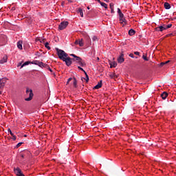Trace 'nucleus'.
Listing matches in <instances>:
<instances>
[{"label":"nucleus","instance_id":"49","mask_svg":"<svg viewBox=\"0 0 176 176\" xmlns=\"http://www.w3.org/2000/svg\"><path fill=\"white\" fill-rule=\"evenodd\" d=\"M98 60H100V58H98Z\"/></svg>","mask_w":176,"mask_h":176},{"label":"nucleus","instance_id":"30","mask_svg":"<svg viewBox=\"0 0 176 176\" xmlns=\"http://www.w3.org/2000/svg\"><path fill=\"white\" fill-rule=\"evenodd\" d=\"M38 67H45V63L43 62L39 61L38 62Z\"/></svg>","mask_w":176,"mask_h":176},{"label":"nucleus","instance_id":"46","mask_svg":"<svg viewBox=\"0 0 176 176\" xmlns=\"http://www.w3.org/2000/svg\"><path fill=\"white\" fill-rule=\"evenodd\" d=\"M49 71H50V72H52V69H50V67H49Z\"/></svg>","mask_w":176,"mask_h":176},{"label":"nucleus","instance_id":"13","mask_svg":"<svg viewBox=\"0 0 176 176\" xmlns=\"http://www.w3.org/2000/svg\"><path fill=\"white\" fill-rule=\"evenodd\" d=\"M161 97H162V100H166L167 98V97H168V94L167 92H163L161 94Z\"/></svg>","mask_w":176,"mask_h":176},{"label":"nucleus","instance_id":"12","mask_svg":"<svg viewBox=\"0 0 176 176\" xmlns=\"http://www.w3.org/2000/svg\"><path fill=\"white\" fill-rule=\"evenodd\" d=\"M164 30H166V25H164V26H159L157 28H156V31H160L161 32L162 31H164Z\"/></svg>","mask_w":176,"mask_h":176},{"label":"nucleus","instance_id":"28","mask_svg":"<svg viewBox=\"0 0 176 176\" xmlns=\"http://www.w3.org/2000/svg\"><path fill=\"white\" fill-rule=\"evenodd\" d=\"M32 64H34L35 65H39V60H34L32 62Z\"/></svg>","mask_w":176,"mask_h":176},{"label":"nucleus","instance_id":"4","mask_svg":"<svg viewBox=\"0 0 176 176\" xmlns=\"http://www.w3.org/2000/svg\"><path fill=\"white\" fill-rule=\"evenodd\" d=\"M68 21H63L61 22L60 23V25H58V28L60 31H63V30H65V28H67V27H68Z\"/></svg>","mask_w":176,"mask_h":176},{"label":"nucleus","instance_id":"1","mask_svg":"<svg viewBox=\"0 0 176 176\" xmlns=\"http://www.w3.org/2000/svg\"><path fill=\"white\" fill-rule=\"evenodd\" d=\"M118 13L119 15L120 23L122 25V27H124V25L127 24V21L126 20V18H124V14L122 13L120 8H118Z\"/></svg>","mask_w":176,"mask_h":176},{"label":"nucleus","instance_id":"23","mask_svg":"<svg viewBox=\"0 0 176 176\" xmlns=\"http://www.w3.org/2000/svg\"><path fill=\"white\" fill-rule=\"evenodd\" d=\"M168 63H170V60L166 61V62H162L160 64V67H164V65H166V64H168Z\"/></svg>","mask_w":176,"mask_h":176},{"label":"nucleus","instance_id":"25","mask_svg":"<svg viewBox=\"0 0 176 176\" xmlns=\"http://www.w3.org/2000/svg\"><path fill=\"white\" fill-rule=\"evenodd\" d=\"M101 6H102L103 8H104V9H108V5L105 3H100Z\"/></svg>","mask_w":176,"mask_h":176},{"label":"nucleus","instance_id":"32","mask_svg":"<svg viewBox=\"0 0 176 176\" xmlns=\"http://www.w3.org/2000/svg\"><path fill=\"white\" fill-rule=\"evenodd\" d=\"M78 69H80V71H82V72H84V74H86V71H85V69H83V68L80 67V66L78 67Z\"/></svg>","mask_w":176,"mask_h":176},{"label":"nucleus","instance_id":"14","mask_svg":"<svg viewBox=\"0 0 176 176\" xmlns=\"http://www.w3.org/2000/svg\"><path fill=\"white\" fill-rule=\"evenodd\" d=\"M8 62V56H5L1 60L0 64H5V63Z\"/></svg>","mask_w":176,"mask_h":176},{"label":"nucleus","instance_id":"47","mask_svg":"<svg viewBox=\"0 0 176 176\" xmlns=\"http://www.w3.org/2000/svg\"><path fill=\"white\" fill-rule=\"evenodd\" d=\"M88 10H90V7H87Z\"/></svg>","mask_w":176,"mask_h":176},{"label":"nucleus","instance_id":"18","mask_svg":"<svg viewBox=\"0 0 176 176\" xmlns=\"http://www.w3.org/2000/svg\"><path fill=\"white\" fill-rule=\"evenodd\" d=\"M117 66L118 63H116V62H112L110 63V68H116Z\"/></svg>","mask_w":176,"mask_h":176},{"label":"nucleus","instance_id":"22","mask_svg":"<svg viewBox=\"0 0 176 176\" xmlns=\"http://www.w3.org/2000/svg\"><path fill=\"white\" fill-rule=\"evenodd\" d=\"M74 81H73V86L74 87H78V80H76V78H74Z\"/></svg>","mask_w":176,"mask_h":176},{"label":"nucleus","instance_id":"29","mask_svg":"<svg viewBox=\"0 0 176 176\" xmlns=\"http://www.w3.org/2000/svg\"><path fill=\"white\" fill-rule=\"evenodd\" d=\"M85 78H86L85 80H86V82L87 83V82H89V75H87V72H85Z\"/></svg>","mask_w":176,"mask_h":176},{"label":"nucleus","instance_id":"8","mask_svg":"<svg viewBox=\"0 0 176 176\" xmlns=\"http://www.w3.org/2000/svg\"><path fill=\"white\" fill-rule=\"evenodd\" d=\"M118 62L120 64H122V63H124V54H123V53H122L118 58Z\"/></svg>","mask_w":176,"mask_h":176},{"label":"nucleus","instance_id":"15","mask_svg":"<svg viewBox=\"0 0 176 176\" xmlns=\"http://www.w3.org/2000/svg\"><path fill=\"white\" fill-rule=\"evenodd\" d=\"M17 47L18 49H19L20 50H23V41H19L17 43Z\"/></svg>","mask_w":176,"mask_h":176},{"label":"nucleus","instance_id":"35","mask_svg":"<svg viewBox=\"0 0 176 176\" xmlns=\"http://www.w3.org/2000/svg\"><path fill=\"white\" fill-rule=\"evenodd\" d=\"M142 58L145 60V61H148V57H146V56H145V55H143L142 56Z\"/></svg>","mask_w":176,"mask_h":176},{"label":"nucleus","instance_id":"3","mask_svg":"<svg viewBox=\"0 0 176 176\" xmlns=\"http://www.w3.org/2000/svg\"><path fill=\"white\" fill-rule=\"evenodd\" d=\"M29 93V97L25 99V101H31L32 100V98L34 97V93H32V89H30L28 88L26 89V94H28Z\"/></svg>","mask_w":176,"mask_h":176},{"label":"nucleus","instance_id":"9","mask_svg":"<svg viewBox=\"0 0 176 176\" xmlns=\"http://www.w3.org/2000/svg\"><path fill=\"white\" fill-rule=\"evenodd\" d=\"M75 45H79V46H80V47H82L83 46V39H79V40H76L74 42Z\"/></svg>","mask_w":176,"mask_h":176},{"label":"nucleus","instance_id":"48","mask_svg":"<svg viewBox=\"0 0 176 176\" xmlns=\"http://www.w3.org/2000/svg\"><path fill=\"white\" fill-rule=\"evenodd\" d=\"M0 94H2V91H0Z\"/></svg>","mask_w":176,"mask_h":176},{"label":"nucleus","instance_id":"2","mask_svg":"<svg viewBox=\"0 0 176 176\" xmlns=\"http://www.w3.org/2000/svg\"><path fill=\"white\" fill-rule=\"evenodd\" d=\"M56 50L58 58H60V60H62V61L68 56V54L64 52V50H60L58 48H56Z\"/></svg>","mask_w":176,"mask_h":176},{"label":"nucleus","instance_id":"5","mask_svg":"<svg viewBox=\"0 0 176 176\" xmlns=\"http://www.w3.org/2000/svg\"><path fill=\"white\" fill-rule=\"evenodd\" d=\"M6 82H8V78H0V90L3 89V87H5V85Z\"/></svg>","mask_w":176,"mask_h":176},{"label":"nucleus","instance_id":"36","mask_svg":"<svg viewBox=\"0 0 176 176\" xmlns=\"http://www.w3.org/2000/svg\"><path fill=\"white\" fill-rule=\"evenodd\" d=\"M8 133H10V135H14V133L12 132V130H10V129H8Z\"/></svg>","mask_w":176,"mask_h":176},{"label":"nucleus","instance_id":"16","mask_svg":"<svg viewBox=\"0 0 176 176\" xmlns=\"http://www.w3.org/2000/svg\"><path fill=\"white\" fill-rule=\"evenodd\" d=\"M6 41V36H0V42L1 43H5Z\"/></svg>","mask_w":176,"mask_h":176},{"label":"nucleus","instance_id":"11","mask_svg":"<svg viewBox=\"0 0 176 176\" xmlns=\"http://www.w3.org/2000/svg\"><path fill=\"white\" fill-rule=\"evenodd\" d=\"M40 42L41 43H44L46 49H47L48 50H50V49H52L50 46H49V43L47 42L45 43V40L40 41Z\"/></svg>","mask_w":176,"mask_h":176},{"label":"nucleus","instance_id":"44","mask_svg":"<svg viewBox=\"0 0 176 176\" xmlns=\"http://www.w3.org/2000/svg\"><path fill=\"white\" fill-rule=\"evenodd\" d=\"M111 13H115V12L113 11V8H111Z\"/></svg>","mask_w":176,"mask_h":176},{"label":"nucleus","instance_id":"45","mask_svg":"<svg viewBox=\"0 0 176 176\" xmlns=\"http://www.w3.org/2000/svg\"><path fill=\"white\" fill-rule=\"evenodd\" d=\"M105 2H109V0H104Z\"/></svg>","mask_w":176,"mask_h":176},{"label":"nucleus","instance_id":"39","mask_svg":"<svg viewBox=\"0 0 176 176\" xmlns=\"http://www.w3.org/2000/svg\"><path fill=\"white\" fill-rule=\"evenodd\" d=\"M110 9H113V3H110Z\"/></svg>","mask_w":176,"mask_h":176},{"label":"nucleus","instance_id":"43","mask_svg":"<svg viewBox=\"0 0 176 176\" xmlns=\"http://www.w3.org/2000/svg\"><path fill=\"white\" fill-rule=\"evenodd\" d=\"M97 1V2H98V3H100V4H101L102 2H101V1L100 0H96Z\"/></svg>","mask_w":176,"mask_h":176},{"label":"nucleus","instance_id":"10","mask_svg":"<svg viewBox=\"0 0 176 176\" xmlns=\"http://www.w3.org/2000/svg\"><path fill=\"white\" fill-rule=\"evenodd\" d=\"M102 87V80H100L98 84L94 87L95 89H101Z\"/></svg>","mask_w":176,"mask_h":176},{"label":"nucleus","instance_id":"38","mask_svg":"<svg viewBox=\"0 0 176 176\" xmlns=\"http://www.w3.org/2000/svg\"><path fill=\"white\" fill-rule=\"evenodd\" d=\"M12 137L13 141H16V135H12Z\"/></svg>","mask_w":176,"mask_h":176},{"label":"nucleus","instance_id":"7","mask_svg":"<svg viewBox=\"0 0 176 176\" xmlns=\"http://www.w3.org/2000/svg\"><path fill=\"white\" fill-rule=\"evenodd\" d=\"M70 56L72 57H74L73 58H72V61H75L76 63H78L82 60L80 57H79V56H76V55H75L74 54H71Z\"/></svg>","mask_w":176,"mask_h":176},{"label":"nucleus","instance_id":"20","mask_svg":"<svg viewBox=\"0 0 176 176\" xmlns=\"http://www.w3.org/2000/svg\"><path fill=\"white\" fill-rule=\"evenodd\" d=\"M134 34H135V30L131 29L129 31V35H130V36H133V35H134Z\"/></svg>","mask_w":176,"mask_h":176},{"label":"nucleus","instance_id":"24","mask_svg":"<svg viewBox=\"0 0 176 176\" xmlns=\"http://www.w3.org/2000/svg\"><path fill=\"white\" fill-rule=\"evenodd\" d=\"M29 64H31V62L30 61H26L23 64H22L21 68H23V67H25V65H28Z\"/></svg>","mask_w":176,"mask_h":176},{"label":"nucleus","instance_id":"17","mask_svg":"<svg viewBox=\"0 0 176 176\" xmlns=\"http://www.w3.org/2000/svg\"><path fill=\"white\" fill-rule=\"evenodd\" d=\"M164 6L165 9H167V10L171 8V6L170 5V3H168L167 2L164 3Z\"/></svg>","mask_w":176,"mask_h":176},{"label":"nucleus","instance_id":"40","mask_svg":"<svg viewBox=\"0 0 176 176\" xmlns=\"http://www.w3.org/2000/svg\"><path fill=\"white\" fill-rule=\"evenodd\" d=\"M134 54H135V56H140V52H135Z\"/></svg>","mask_w":176,"mask_h":176},{"label":"nucleus","instance_id":"34","mask_svg":"<svg viewBox=\"0 0 176 176\" xmlns=\"http://www.w3.org/2000/svg\"><path fill=\"white\" fill-rule=\"evenodd\" d=\"M92 41H98V38H97L96 36H94L92 38Z\"/></svg>","mask_w":176,"mask_h":176},{"label":"nucleus","instance_id":"41","mask_svg":"<svg viewBox=\"0 0 176 176\" xmlns=\"http://www.w3.org/2000/svg\"><path fill=\"white\" fill-rule=\"evenodd\" d=\"M21 156L22 159H24V157H25V155L24 154H21Z\"/></svg>","mask_w":176,"mask_h":176},{"label":"nucleus","instance_id":"6","mask_svg":"<svg viewBox=\"0 0 176 176\" xmlns=\"http://www.w3.org/2000/svg\"><path fill=\"white\" fill-rule=\"evenodd\" d=\"M63 61H65L67 67H69V65L72 64V58H71L69 56L65 58Z\"/></svg>","mask_w":176,"mask_h":176},{"label":"nucleus","instance_id":"37","mask_svg":"<svg viewBox=\"0 0 176 176\" xmlns=\"http://www.w3.org/2000/svg\"><path fill=\"white\" fill-rule=\"evenodd\" d=\"M71 80H72V78H68L67 82V85H68Z\"/></svg>","mask_w":176,"mask_h":176},{"label":"nucleus","instance_id":"27","mask_svg":"<svg viewBox=\"0 0 176 176\" xmlns=\"http://www.w3.org/2000/svg\"><path fill=\"white\" fill-rule=\"evenodd\" d=\"M173 27V24H168V25H165V29L168 30V28H171Z\"/></svg>","mask_w":176,"mask_h":176},{"label":"nucleus","instance_id":"19","mask_svg":"<svg viewBox=\"0 0 176 176\" xmlns=\"http://www.w3.org/2000/svg\"><path fill=\"white\" fill-rule=\"evenodd\" d=\"M109 76L111 79H116L118 78V75H116V73L111 74Z\"/></svg>","mask_w":176,"mask_h":176},{"label":"nucleus","instance_id":"21","mask_svg":"<svg viewBox=\"0 0 176 176\" xmlns=\"http://www.w3.org/2000/svg\"><path fill=\"white\" fill-rule=\"evenodd\" d=\"M79 65H80V67H85L86 66V63H85V61H83V60L81 59V60H80L78 62Z\"/></svg>","mask_w":176,"mask_h":176},{"label":"nucleus","instance_id":"31","mask_svg":"<svg viewBox=\"0 0 176 176\" xmlns=\"http://www.w3.org/2000/svg\"><path fill=\"white\" fill-rule=\"evenodd\" d=\"M129 57H131V58H138V57L135 56L133 54H130Z\"/></svg>","mask_w":176,"mask_h":176},{"label":"nucleus","instance_id":"42","mask_svg":"<svg viewBox=\"0 0 176 176\" xmlns=\"http://www.w3.org/2000/svg\"><path fill=\"white\" fill-rule=\"evenodd\" d=\"M22 63H19L18 65H17V67H21V65Z\"/></svg>","mask_w":176,"mask_h":176},{"label":"nucleus","instance_id":"33","mask_svg":"<svg viewBox=\"0 0 176 176\" xmlns=\"http://www.w3.org/2000/svg\"><path fill=\"white\" fill-rule=\"evenodd\" d=\"M21 145H23V142H19L16 144V148H20V146H21Z\"/></svg>","mask_w":176,"mask_h":176},{"label":"nucleus","instance_id":"26","mask_svg":"<svg viewBox=\"0 0 176 176\" xmlns=\"http://www.w3.org/2000/svg\"><path fill=\"white\" fill-rule=\"evenodd\" d=\"M78 13H80V16L83 17V10L82 8L78 9Z\"/></svg>","mask_w":176,"mask_h":176}]
</instances>
